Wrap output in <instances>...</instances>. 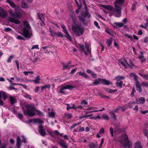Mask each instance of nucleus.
Returning a JSON list of instances; mask_svg holds the SVG:
<instances>
[{"label":"nucleus","mask_w":148,"mask_h":148,"mask_svg":"<svg viewBox=\"0 0 148 148\" xmlns=\"http://www.w3.org/2000/svg\"><path fill=\"white\" fill-rule=\"evenodd\" d=\"M26 110L23 108L24 114L25 115H28L29 116H33L35 115V111L36 109L31 104H27L25 106Z\"/></svg>","instance_id":"nucleus-1"},{"label":"nucleus","mask_w":148,"mask_h":148,"mask_svg":"<svg viewBox=\"0 0 148 148\" xmlns=\"http://www.w3.org/2000/svg\"><path fill=\"white\" fill-rule=\"evenodd\" d=\"M124 2V0H116L114 3L115 10L117 14L115 16L117 17H119L120 16L121 13V5H122Z\"/></svg>","instance_id":"nucleus-2"},{"label":"nucleus","mask_w":148,"mask_h":148,"mask_svg":"<svg viewBox=\"0 0 148 148\" xmlns=\"http://www.w3.org/2000/svg\"><path fill=\"white\" fill-rule=\"evenodd\" d=\"M102 83L103 84L109 85L110 84L112 85V82L109 81L106 79L99 78L96 79L92 83L94 85H97L99 84Z\"/></svg>","instance_id":"nucleus-3"},{"label":"nucleus","mask_w":148,"mask_h":148,"mask_svg":"<svg viewBox=\"0 0 148 148\" xmlns=\"http://www.w3.org/2000/svg\"><path fill=\"white\" fill-rule=\"evenodd\" d=\"M72 30L77 36L82 35L84 32V29L81 28L79 25L77 26H73Z\"/></svg>","instance_id":"nucleus-4"},{"label":"nucleus","mask_w":148,"mask_h":148,"mask_svg":"<svg viewBox=\"0 0 148 148\" xmlns=\"http://www.w3.org/2000/svg\"><path fill=\"white\" fill-rule=\"evenodd\" d=\"M81 16H79V20L84 25H86L87 23L85 21V18H90L91 17V15L89 12H83L81 14Z\"/></svg>","instance_id":"nucleus-5"},{"label":"nucleus","mask_w":148,"mask_h":148,"mask_svg":"<svg viewBox=\"0 0 148 148\" xmlns=\"http://www.w3.org/2000/svg\"><path fill=\"white\" fill-rule=\"evenodd\" d=\"M29 30L25 28H23L21 34L25 38L29 39L31 37L32 34L29 33Z\"/></svg>","instance_id":"nucleus-6"},{"label":"nucleus","mask_w":148,"mask_h":148,"mask_svg":"<svg viewBox=\"0 0 148 148\" xmlns=\"http://www.w3.org/2000/svg\"><path fill=\"white\" fill-rule=\"evenodd\" d=\"M123 140L124 142V148H130L131 145L130 144V141L128 139L127 135L126 134H124L123 136Z\"/></svg>","instance_id":"nucleus-7"},{"label":"nucleus","mask_w":148,"mask_h":148,"mask_svg":"<svg viewBox=\"0 0 148 148\" xmlns=\"http://www.w3.org/2000/svg\"><path fill=\"white\" fill-rule=\"evenodd\" d=\"M64 33L66 35H63L62 33L61 32V33L58 34L59 37H61L62 38H64L65 37L67 39H68L70 41H71L72 40V38L70 35L67 30H65Z\"/></svg>","instance_id":"nucleus-8"},{"label":"nucleus","mask_w":148,"mask_h":148,"mask_svg":"<svg viewBox=\"0 0 148 148\" xmlns=\"http://www.w3.org/2000/svg\"><path fill=\"white\" fill-rule=\"evenodd\" d=\"M38 131L40 135L42 136H44L45 135V131L43 128V126L41 124L39 125L38 128Z\"/></svg>","instance_id":"nucleus-9"},{"label":"nucleus","mask_w":148,"mask_h":148,"mask_svg":"<svg viewBox=\"0 0 148 148\" xmlns=\"http://www.w3.org/2000/svg\"><path fill=\"white\" fill-rule=\"evenodd\" d=\"M8 20L9 22L14 23L15 24H19L21 23V22L19 20L11 17L8 18Z\"/></svg>","instance_id":"nucleus-10"},{"label":"nucleus","mask_w":148,"mask_h":148,"mask_svg":"<svg viewBox=\"0 0 148 148\" xmlns=\"http://www.w3.org/2000/svg\"><path fill=\"white\" fill-rule=\"evenodd\" d=\"M100 6L103 8L107 9L109 11H114V9L113 7L109 5H100Z\"/></svg>","instance_id":"nucleus-11"},{"label":"nucleus","mask_w":148,"mask_h":148,"mask_svg":"<svg viewBox=\"0 0 148 148\" xmlns=\"http://www.w3.org/2000/svg\"><path fill=\"white\" fill-rule=\"evenodd\" d=\"M7 15V13L5 10L0 7V16L2 18L6 17Z\"/></svg>","instance_id":"nucleus-12"},{"label":"nucleus","mask_w":148,"mask_h":148,"mask_svg":"<svg viewBox=\"0 0 148 148\" xmlns=\"http://www.w3.org/2000/svg\"><path fill=\"white\" fill-rule=\"evenodd\" d=\"M21 14L20 12L18 10L15 9V11L14 12V17L17 18H21Z\"/></svg>","instance_id":"nucleus-13"},{"label":"nucleus","mask_w":148,"mask_h":148,"mask_svg":"<svg viewBox=\"0 0 148 148\" xmlns=\"http://www.w3.org/2000/svg\"><path fill=\"white\" fill-rule=\"evenodd\" d=\"M140 53L141 55L138 56V58L140 60H141V62L143 63L146 61V59L144 58V56L143 55V52L142 51H140Z\"/></svg>","instance_id":"nucleus-14"},{"label":"nucleus","mask_w":148,"mask_h":148,"mask_svg":"<svg viewBox=\"0 0 148 148\" xmlns=\"http://www.w3.org/2000/svg\"><path fill=\"white\" fill-rule=\"evenodd\" d=\"M49 30L51 36L53 37L55 36L56 35L59 37L58 34L61 33L60 32H56L54 31L52 29L51 27L49 28Z\"/></svg>","instance_id":"nucleus-15"},{"label":"nucleus","mask_w":148,"mask_h":148,"mask_svg":"<svg viewBox=\"0 0 148 148\" xmlns=\"http://www.w3.org/2000/svg\"><path fill=\"white\" fill-rule=\"evenodd\" d=\"M79 74L80 76H82L84 78L87 79H88L90 78V77L85 72H82L80 71L79 72Z\"/></svg>","instance_id":"nucleus-16"},{"label":"nucleus","mask_w":148,"mask_h":148,"mask_svg":"<svg viewBox=\"0 0 148 148\" xmlns=\"http://www.w3.org/2000/svg\"><path fill=\"white\" fill-rule=\"evenodd\" d=\"M60 146L62 148H68V145L67 144H65L64 141L63 140L59 142L58 143Z\"/></svg>","instance_id":"nucleus-17"},{"label":"nucleus","mask_w":148,"mask_h":148,"mask_svg":"<svg viewBox=\"0 0 148 148\" xmlns=\"http://www.w3.org/2000/svg\"><path fill=\"white\" fill-rule=\"evenodd\" d=\"M122 131V130L120 128L119 125L115 126V127L114 129V132H117L118 133H120Z\"/></svg>","instance_id":"nucleus-18"},{"label":"nucleus","mask_w":148,"mask_h":148,"mask_svg":"<svg viewBox=\"0 0 148 148\" xmlns=\"http://www.w3.org/2000/svg\"><path fill=\"white\" fill-rule=\"evenodd\" d=\"M134 76V79L135 81L136 86L141 85L138 79V77L134 73H132Z\"/></svg>","instance_id":"nucleus-19"},{"label":"nucleus","mask_w":148,"mask_h":148,"mask_svg":"<svg viewBox=\"0 0 148 148\" xmlns=\"http://www.w3.org/2000/svg\"><path fill=\"white\" fill-rule=\"evenodd\" d=\"M9 99L10 103L11 104H14L17 102L16 99L12 96H10V97Z\"/></svg>","instance_id":"nucleus-20"},{"label":"nucleus","mask_w":148,"mask_h":148,"mask_svg":"<svg viewBox=\"0 0 148 148\" xmlns=\"http://www.w3.org/2000/svg\"><path fill=\"white\" fill-rule=\"evenodd\" d=\"M21 138L19 136H18L17 138L16 146L18 148H20L21 146Z\"/></svg>","instance_id":"nucleus-21"},{"label":"nucleus","mask_w":148,"mask_h":148,"mask_svg":"<svg viewBox=\"0 0 148 148\" xmlns=\"http://www.w3.org/2000/svg\"><path fill=\"white\" fill-rule=\"evenodd\" d=\"M6 2L9 4L13 8H15L16 7L15 4L10 0H7Z\"/></svg>","instance_id":"nucleus-22"},{"label":"nucleus","mask_w":148,"mask_h":148,"mask_svg":"<svg viewBox=\"0 0 148 148\" xmlns=\"http://www.w3.org/2000/svg\"><path fill=\"white\" fill-rule=\"evenodd\" d=\"M44 121L39 118H36L34 119V123H37L38 124H41V123H43Z\"/></svg>","instance_id":"nucleus-23"},{"label":"nucleus","mask_w":148,"mask_h":148,"mask_svg":"<svg viewBox=\"0 0 148 148\" xmlns=\"http://www.w3.org/2000/svg\"><path fill=\"white\" fill-rule=\"evenodd\" d=\"M64 88L65 89H68L69 90H71L73 88H76L75 86H72L70 85H67L64 86Z\"/></svg>","instance_id":"nucleus-24"},{"label":"nucleus","mask_w":148,"mask_h":148,"mask_svg":"<svg viewBox=\"0 0 148 148\" xmlns=\"http://www.w3.org/2000/svg\"><path fill=\"white\" fill-rule=\"evenodd\" d=\"M24 23L25 25V28H27L28 30H29L31 29V27L27 21H24Z\"/></svg>","instance_id":"nucleus-25"},{"label":"nucleus","mask_w":148,"mask_h":148,"mask_svg":"<svg viewBox=\"0 0 148 148\" xmlns=\"http://www.w3.org/2000/svg\"><path fill=\"white\" fill-rule=\"evenodd\" d=\"M112 40L113 39L112 38H111L107 40L106 42V43L108 47H110L112 45Z\"/></svg>","instance_id":"nucleus-26"},{"label":"nucleus","mask_w":148,"mask_h":148,"mask_svg":"<svg viewBox=\"0 0 148 148\" xmlns=\"http://www.w3.org/2000/svg\"><path fill=\"white\" fill-rule=\"evenodd\" d=\"M63 70H64L66 69H69L70 68H72V66H71L70 65H69V64H63Z\"/></svg>","instance_id":"nucleus-27"},{"label":"nucleus","mask_w":148,"mask_h":148,"mask_svg":"<svg viewBox=\"0 0 148 148\" xmlns=\"http://www.w3.org/2000/svg\"><path fill=\"white\" fill-rule=\"evenodd\" d=\"M123 82L122 81H120L119 82H117L115 84L116 86L118 87H119L120 88H121L122 87V85L123 84Z\"/></svg>","instance_id":"nucleus-28"},{"label":"nucleus","mask_w":148,"mask_h":148,"mask_svg":"<svg viewBox=\"0 0 148 148\" xmlns=\"http://www.w3.org/2000/svg\"><path fill=\"white\" fill-rule=\"evenodd\" d=\"M78 48L82 51H83L85 50L84 45L82 43L79 44L78 45Z\"/></svg>","instance_id":"nucleus-29"},{"label":"nucleus","mask_w":148,"mask_h":148,"mask_svg":"<svg viewBox=\"0 0 148 148\" xmlns=\"http://www.w3.org/2000/svg\"><path fill=\"white\" fill-rule=\"evenodd\" d=\"M138 101L141 104H143L145 101V99L143 97H141L139 99Z\"/></svg>","instance_id":"nucleus-30"},{"label":"nucleus","mask_w":148,"mask_h":148,"mask_svg":"<svg viewBox=\"0 0 148 148\" xmlns=\"http://www.w3.org/2000/svg\"><path fill=\"white\" fill-rule=\"evenodd\" d=\"M50 87L51 86L49 84H47L42 87L41 90H42L44 89H45L46 88H48L49 89L50 88Z\"/></svg>","instance_id":"nucleus-31"},{"label":"nucleus","mask_w":148,"mask_h":148,"mask_svg":"<svg viewBox=\"0 0 148 148\" xmlns=\"http://www.w3.org/2000/svg\"><path fill=\"white\" fill-rule=\"evenodd\" d=\"M114 25L116 26H118L120 27H122L124 25V24L123 23H120L119 22H115L114 23Z\"/></svg>","instance_id":"nucleus-32"},{"label":"nucleus","mask_w":148,"mask_h":148,"mask_svg":"<svg viewBox=\"0 0 148 148\" xmlns=\"http://www.w3.org/2000/svg\"><path fill=\"white\" fill-rule=\"evenodd\" d=\"M143 134L147 138L148 137V129H144L142 130Z\"/></svg>","instance_id":"nucleus-33"},{"label":"nucleus","mask_w":148,"mask_h":148,"mask_svg":"<svg viewBox=\"0 0 148 148\" xmlns=\"http://www.w3.org/2000/svg\"><path fill=\"white\" fill-rule=\"evenodd\" d=\"M1 92H2V95L3 96V100H5L8 97V96L6 95V93L3 91H1Z\"/></svg>","instance_id":"nucleus-34"},{"label":"nucleus","mask_w":148,"mask_h":148,"mask_svg":"<svg viewBox=\"0 0 148 148\" xmlns=\"http://www.w3.org/2000/svg\"><path fill=\"white\" fill-rule=\"evenodd\" d=\"M135 148H143L138 142H136L135 143Z\"/></svg>","instance_id":"nucleus-35"},{"label":"nucleus","mask_w":148,"mask_h":148,"mask_svg":"<svg viewBox=\"0 0 148 148\" xmlns=\"http://www.w3.org/2000/svg\"><path fill=\"white\" fill-rule=\"evenodd\" d=\"M88 146L89 148H97V145L94 143L90 144Z\"/></svg>","instance_id":"nucleus-36"},{"label":"nucleus","mask_w":148,"mask_h":148,"mask_svg":"<svg viewBox=\"0 0 148 148\" xmlns=\"http://www.w3.org/2000/svg\"><path fill=\"white\" fill-rule=\"evenodd\" d=\"M124 78V77L121 76H118L115 77V79L117 81H119L120 80Z\"/></svg>","instance_id":"nucleus-37"},{"label":"nucleus","mask_w":148,"mask_h":148,"mask_svg":"<svg viewBox=\"0 0 148 148\" xmlns=\"http://www.w3.org/2000/svg\"><path fill=\"white\" fill-rule=\"evenodd\" d=\"M24 97H25L27 99H29L30 100L32 99V98L31 97V96L30 95H29L27 93H25L24 95Z\"/></svg>","instance_id":"nucleus-38"},{"label":"nucleus","mask_w":148,"mask_h":148,"mask_svg":"<svg viewBox=\"0 0 148 148\" xmlns=\"http://www.w3.org/2000/svg\"><path fill=\"white\" fill-rule=\"evenodd\" d=\"M65 117L67 119H69L72 117V116L71 114L69 113H67L65 114Z\"/></svg>","instance_id":"nucleus-39"},{"label":"nucleus","mask_w":148,"mask_h":148,"mask_svg":"<svg viewBox=\"0 0 148 148\" xmlns=\"http://www.w3.org/2000/svg\"><path fill=\"white\" fill-rule=\"evenodd\" d=\"M14 56L13 55L10 56L7 60V62L8 63L11 62L12 60L14 58Z\"/></svg>","instance_id":"nucleus-40"},{"label":"nucleus","mask_w":148,"mask_h":148,"mask_svg":"<svg viewBox=\"0 0 148 148\" xmlns=\"http://www.w3.org/2000/svg\"><path fill=\"white\" fill-rule=\"evenodd\" d=\"M64 89H65L64 88V86L61 87L59 90V92L60 94H62L64 95L65 94V92L64 91Z\"/></svg>","instance_id":"nucleus-41"},{"label":"nucleus","mask_w":148,"mask_h":148,"mask_svg":"<svg viewBox=\"0 0 148 148\" xmlns=\"http://www.w3.org/2000/svg\"><path fill=\"white\" fill-rule=\"evenodd\" d=\"M136 90L139 92H141L142 91L141 85L136 86Z\"/></svg>","instance_id":"nucleus-42"},{"label":"nucleus","mask_w":148,"mask_h":148,"mask_svg":"<svg viewBox=\"0 0 148 148\" xmlns=\"http://www.w3.org/2000/svg\"><path fill=\"white\" fill-rule=\"evenodd\" d=\"M85 47L88 53L91 54V50L89 49V45L88 44H85Z\"/></svg>","instance_id":"nucleus-43"},{"label":"nucleus","mask_w":148,"mask_h":148,"mask_svg":"<svg viewBox=\"0 0 148 148\" xmlns=\"http://www.w3.org/2000/svg\"><path fill=\"white\" fill-rule=\"evenodd\" d=\"M119 62L122 66H123L125 68H127V65L124 63H123V62L121 60H119Z\"/></svg>","instance_id":"nucleus-44"},{"label":"nucleus","mask_w":148,"mask_h":148,"mask_svg":"<svg viewBox=\"0 0 148 148\" xmlns=\"http://www.w3.org/2000/svg\"><path fill=\"white\" fill-rule=\"evenodd\" d=\"M49 117H52L53 118L55 115V113L54 112H51L48 113Z\"/></svg>","instance_id":"nucleus-45"},{"label":"nucleus","mask_w":148,"mask_h":148,"mask_svg":"<svg viewBox=\"0 0 148 148\" xmlns=\"http://www.w3.org/2000/svg\"><path fill=\"white\" fill-rule=\"evenodd\" d=\"M110 114L111 117L113 119L116 120V115L112 112H110Z\"/></svg>","instance_id":"nucleus-46"},{"label":"nucleus","mask_w":148,"mask_h":148,"mask_svg":"<svg viewBox=\"0 0 148 148\" xmlns=\"http://www.w3.org/2000/svg\"><path fill=\"white\" fill-rule=\"evenodd\" d=\"M102 117L103 119L106 120H108L109 119V117L108 115L106 114H103L102 115Z\"/></svg>","instance_id":"nucleus-47"},{"label":"nucleus","mask_w":148,"mask_h":148,"mask_svg":"<svg viewBox=\"0 0 148 148\" xmlns=\"http://www.w3.org/2000/svg\"><path fill=\"white\" fill-rule=\"evenodd\" d=\"M141 85L143 86L146 87H148V83L146 82H145L143 81L141 83Z\"/></svg>","instance_id":"nucleus-48"},{"label":"nucleus","mask_w":148,"mask_h":148,"mask_svg":"<svg viewBox=\"0 0 148 148\" xmlns=\"http://www.w3.org/2000/svg\"><path fill=\"white\" fill-rule=\"evenodd\" d=\"M40 77L38 76H37L36 78V79L34 80V82L38 84L40 82L39 81L40 80Z\"/></svg>","instance_id":"nucleus-49"},{"label":"nucleus","mask_w":148,"mask_h":148,"mask_svg":"<svg viewBox=\"0 0 148 148\" xmlns=\"http://www.w3.org/2000/svg\"><path fill=\"white\" fill-rule=\"evenodd\" d=\"M35 111L36 112L38 116H41L43 115L42 112L39 110L36 109V111Z\"/></svg>","instance_id":"nucleus-50"},{"label":"nucleus","mask_w":148,"mask_h":148,"mask_svg":"<svg viewBox=\"0 0 148 148\" xmlns=\"http://www.w3.org/2000/svg\"><path fill=\"white\" fill-rule=\"evenodd\" d=\"M21 7L22 8H27V5L23 1H22L21 3Z\"/></svg>","instance_id":"nucleus-51"},{"label":"nucleus","mask_w":148,"mask_h":148,"mask_svg":"<svg viewBox=\"0 0 148 148\" xmlns=\"http://www.w3.org/2000/svg\"><path fill=\"white\" fill-rule=\"evenodd\" d=\"M92 115H93L92 114H89V115H82V116H80L79 119H83L84 118H86L87 117L91 116H92Z\"/></svg>","instance_id":"nucleus-52"},{"label":"nucleus","mask_w":148,"mask_h":148,"mask_svg":"<svg viewBox=\"0 0 148 148\" xmlns=\"http://www.w3.org/2000/svg\"><path fill=\"white\" fill-rule=\"evenodd\" d=\"M16 38L17 39L20 40H22L24 41H25V39L23 37L21 36H20V35L17 36L16 37Z\"/></svg>","instance_id":"nucleus-53"},{"label":"nucleus","mask_w":148,"mask_h":148,"mask_svg":"<svg viewBox=\"0 0 148 148\" xmlns=\"http://www.w3.org/2000/svg\"><path fill=\"white\" fill-rule=\"evenodd\" d=\"M125 37H128V38H129L130 39L131 41H133V39L132 36H130V35H129V34H125Z\"/></svg>","instance_id":"nucleus-54"},{"label":"nucleus","mask_w":148,"mask_h":148,"mask_svg":"<svg viewBox=\"0 0 148 148\" xmlns=\"http://www.w3.org/2000/svg\"><path fill=\"white\" fill-rule=\"evenodd\" d=\"M110 29H106L105 31L107 33L109 34L110 35L113 36V34L110 32Z\"/></svg>","instance_id":"nucleus-55"},{"label":"nucleus","mask_w":148,"mask_h":148,"mask_svg":"<svg viewBox=\"0 0 148 148\" xmlns=\"http://www.w3.org/2000/svg\"><path fill=\"white\" fill-rule=\"evenodd\" d=\"M81 122H79L77 123H74L73 124L72 126L70 127V129L72 130L73 128L76 126H77L79 125V124L81 123Z\"/></svg>","instance_id":"nucleus-56"},{"label":"nucleus","mask_w":148,"mask_h":148,"mask_svg":"<svg viewBox=\"0 0 148 148\" xmlns=\"http://www.w3.org/2000/svg\"><path fill=\"white\" fill-rule=\"evenodd\" d=\"M7 80L11 84L14 85H18V84L16 83H13V81H12V80H10V79H8Z\"/></svg>","instance_id":"nucleus-57"},{"label":"nucleus","mask_w":148,"mask_h":148,"mask_svg":"<svg viewBox=\"0 0 148 148\" xmlns=\"http://www.w3.org/2000/svg\"><path fill=\"white\" fill-rule=\"evenodd\" d=\"M136 92L135 89L134 88H133L132 92L131 93V96L132 97H133L134 96V93Z\"/></svg>","instance_id":"nucleus-58"},{"label":"nucleus","mask_w":148,"mask_h":148,"mask_svg":"<svg viewBox=\"0 0 148 148\" xmlns=\"http://www.w3.org/2000/svg\"><path fill=\"white\" fill-rule=\"evenodd\" d=\"M90 119H101V117L99 115H97L96 116H92L90 117Z\"/></svg>","instance_id":"nucleus-59"},{"label":"nucleus","mask_w":148,"mask_h":148,"mask_svg":"<svg viewBox=\"0 0 148 148\" xmlns=\"http://www.w3.org/2000/svg\"><path fill=\"white\" fill-rule=\"evenodd\" d=\"M94 24L99 29H100V27L99 25V24L98 23L97 21H94Z\"/></svg>","instance_id":"nucleus-60"},{"label":"nucleus","mask_w":148,"mask_h":148,"mask_svg":"<svg viewBox=\"0 0 148 148\" xmlns=\"http://www.w3.org/2000/svg\"><path fill=\"white\" fill-rule=\"evenodd\" d=\"M136 4V3H133L132 4L131 7V9L132 10V11H134L136 10V7L135 5Z\"/></svg>","instance_id":"nucleus-61"},{"label":"nucleus","mask_w":148,"mask_h":148,"mask_svg":"<svg viewBox=\"0 0 148 148\" xmlns=\"http://www.w3.org/2000/svg\"><path fill=\"white\" fill-rule=\"evenodd\" d=\"M61 26L63 29V32H65V30H67L66 29V27L64 25L62 24H61Z\"/></svg>","instance_id":"nucleus-62"},{"label":"nucleus","mask_w":148,"mask_h":148,"mask_svg":"<svg viewBox=\"0 0 148 148\" xmlns=\"http://www.w3.org/2000/svg\"><path fill=\"white\" fill-rule=\"evenodd\" d=\"M12 30V29L11 28L9 27H7L4 29V31L5 32H7L10 31H11Z\"/></svg>","instance_id":"nucleus-63"},{"label":"nucleus","mask_w":148,"mask_h":148,"mask_svg":"<svg viewBox=\"0 0 148 148\" xmlns=\"http://www.w3.org/2000/svg\"><path fill=\"white\" fill-rule=\"evenodd\" d=\"M7 145V144L6 143H3L2 144L0 148H5Z\"/></svg>","instance_id":"nucleus-64"}]
</instances>
